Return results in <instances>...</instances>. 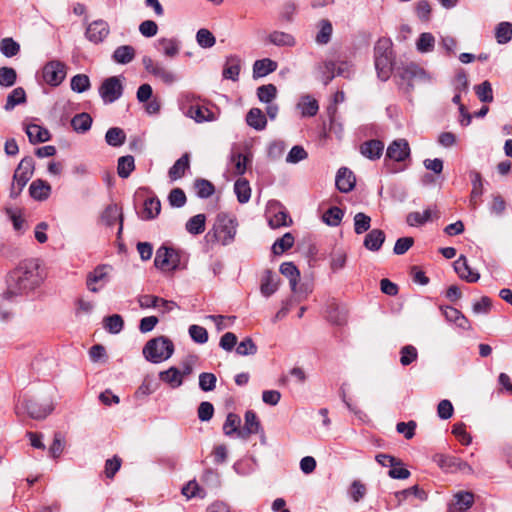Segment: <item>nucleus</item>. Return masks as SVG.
I'll return each mask as SVG.
<instances>
[{"mask_svg": "<svg viewBox=\"0 0 512 512\" xmlns=\"http://www.w3.org/2000/svg\"><path fill=\"white\" fill-rule=\"evenodd\" d=\"M280 273L289 279L292 292L297 293V285L300 279V272L292 262H284L280 265Z\"/></svg>", "mask_w": 512, "mask_h": 512, "instance_id": "24", "label": "nucleus"}, {"mask_svg": "<svg viewBox=\"0 0 512 512\" xmlns=\"http://www.w3.org/2000/svg\"><path fill=\"white\" fill-rule=\"evenodd\" d=\"M386 236L381 229L370 230L364 238L363 245L370 251H378L385 242Z\"/></svg>", "mask_w": 512, "mask_h": 512, "instance_id": "19", "label": "nucleus"}, {"mask_svg": "<svg viewBox=\"0 0 512 512\" xmlns=\"http://www.w3.org/2000/svg\"><path fill=\"white\" fill-rule=\"evenodd\" d=\"M99 94L104 103H113L123 94V85L117 76L106 78L99 87Z\"/></svg>", "mask_w": 512, "mask_h": 512, "instance_id": "10", "label": "nucleus"}, {"mask_svg": "<svg viewBox=\"0 0 512 512\" xmlns=\"http://www.w3.org/2000/svg\"><path fill=\"white\" fill-rule=\"evenodd\" d=\"M319 31L316 34V42L320 45H325L331 40L333 27L328 19H322L318 23Z\"/></svg>", "mask_w": 512, "mask_h": 512, "instance_id": "34", "label": "nucleus"}, {"mask_svg": "<svg viewBox=\"0 0 512 512\" xmlns=\"http://www.w3.org/2000/svg\"><path fill=\"white\" fill-rule=\"evenodd\" d=\"M26 134L32 144L43 143L50 139L49 131L37 124H30L26 127Z\"/></svg>", "mask_w": 512, "mask_h": 512, "instance_id": "25", "label": "nucleus"}, {"mask_svg": "<svg viewBox=\"0 0 512 512\" xmlns=\"http://www.w3.org/2000/svg\"><path fill=\"white\" fill-rule=\"evenodd\" d=\"M169 204L175 208H181L186 204L187 198L181 188H174L168 195Z\"/></svg>", "mask_w": 512, "mask_h": 512, "instance_id": "60", "label": "nucleus"}, {"mask_svg": "<svg viewBox=\"0 0 512 512\" xmlns=\"http://www.w3.org/2000/svg\"><path fill=\"white\" fill-rule=\"evenodd\" d=\"M34 173V160L32 157H24L18 164L14 175L10 191L11 197H17L31 179Z\"/></svg>", "mask_w": 512, "mask_h": 512, "instance_id": "5", "label": "nucleus"}, {"mask_svg": "<svg viewBox=\"0 0 512 512\" xmlns=\"http://www.w3.org/2000/svg\"><path fill=\"white\" fill-rule=\"evenodd\" d=\"M90 87L89 77L85 74H77L71 79V89L77 93H82Z\"/></svg>", "mask_w": 512, "mask_h": 512, "instance_id": "59", "label": "nucleus"}, {"mask_svg": "<svg viewBox=\"0 0 512 512\" xmlns=\"http://www.w3.org/2000/svg\"><path fill=\"white\" fill-rule=\"evenodd\" d=\"M143 356L151 363H160L169 359L174 352L173 342L166 336L150 339L143 347Z\"/></svg>", "mask_w": 512, "mask_h": 512, "instance_id": "4", "label": "nucleus"}, {"mask_svg": "<svg viewBox=\"0 0 512 512\" xmlns=\"http://www.w3.org/2000/svg\"><path fill=\"white\" fill-rule=\"evenodd\" d=\"M158 43L167 57L173 58L179 53V45L175 39L162 38Z\"/></svg>", "mask_w": 512, "mask_h": 512, "instance_id": "55", "label": "nucleus"}, {"mask_svg": "<svg viewBox=\"0 0 512 512\" xmlns=\"http://www.w3.org/2000/svg\"><path fill=\"white\" fill-rule=\"evenodd\" d=\"M260 429L261 424L256 413L252 410H248L245 413L244 427L239 431V438L247 439L251 434H257Z\"/></svg>", "mask_w": 512, "mask_h": 512, "instance_id": "18", "label": "nucleus"}, {"mask_svg": "<svg viewBox=\"0 0 512 512\" xmlns=\"http://www.w3.org/2000/svg\"><path fill=\"white\" fill-rule=\"evenodd\" d=\"M410 495H414L420 501H426L428 498L427 493L418 485L412 486L410 488L395 493V496L396 498H398L399 501L405 500Z\"/></svg>", "mask_w": 512, "mask_h": 512, "instance_id": "48", "label": "nucleus"}, {"mask_svg": "<svg viewBox=\"0 0 512 512\" xmlns=\"http://www.w3.org/2000/svg\"><path fill=\"white\" fill-rule=\"evenodd\" d=\"M17 78L16 71L11 67L0 68V85L11 87L15 84Z\"/></svg>", "mask_w": 512, "mask_h": 512, "instance_id": "61", "label": "nucleus"}, {"mask_svg": "<svg viewBox=\"0 0 512 512\" xmlns=\"http://www.w3.org/2000/svg\"><path fill=\"white\" fill-rule=\"evenodd\" d=\"M398 74L403 81H406L410 88L415 84L427 83L430 81L428 73L419 65L410 63L398 70Z\"/></svg>", "mask_w": 512, "mask_h": 512, "instance_id": "9", "label": "nucleus"}, {"mask_svg": "<svg viewBox=\"0 0 512 512\" xmlns=\"http://www.w3.org/2000/svg\"><path fill=\"white\" fill-rule=\"evenodd\" d=\"M240 423L241 419L237 414L229 413L223 425L224 434L227 436H231L232 434L236 433L237 436L239 437V431H241Z\"/></svg>", "mask_w": 512, "mask_h": 512, "instance_id": "44", "label": "nucleus"}, {"mask_svg": "<svg viewBox=\"0 0 512 512\" xmlns=\"http://www.w3.org/2000/svg\"><path fill=\"white\" fill-rule=\"evenodd\" d=\"M187 115L196 122L213 121L214 113L207 107L202 105H191L187 111Z\"/></svg>", "mask_w": 512, "mask_h": 512, "instance_id": "26", "label": "nucleus"}, {"mask_svg": "<svg viewBox=\"0 0 512 512\" xmlns=\"http://www.w3.org/2000/svg\"><path fill=\"white\" fill-rule=\"evenodd\" d=\"M179 264L180 256L175 249L161 246L156 251L154 265L157 268L163 271H171L177 269L179 267Z\"/></svg>", "mask_w": 512, "mask_h": 512, "instance_id": "8", "label": "nucleus"}, {"mask_svg": "<svg viewBox=\"0 0 512 512\" xmlns=\"http://www.w3.org/2000/svg\"><path fill=\"white\" fill-rule=\"evenodd\" d=\"M418 358L417 349L413 345H405L400 350V363L408 366Z\"/></svg>", "mask_w": 512, "mask_h": 512, "instance_id": "54", "label": "nucleus"}, {"mask_svg": "<svg viewBox=\"0 0 512 512\" xmlns=\"http://www.w3.org/2000/svg\"><path fill=\"white\" fill-rule=\"evenodd\" d=\"M38 265L34 261H25L10 272L7 278L5 295L10 298L33 289L38 284Z\"/></svg>", "mask_w": 512, "mask_h": 512, "instance_id": "1", "label": "nucleus"}, {"mask_svg": "<svg viewBox=\"0 0 512 512\" xmlns=\"http://www.w3.org/2000/svg\"><path fill=\"white\" fill-rule=\"evenodd\" d=\"M161 211V202L157 197H149L144 201V207L141 218L151 220L159 215Z\"/></svg>", "mask_w": 512, "mask_h": 512, "instance_id": "28", "label": "nucleus"}, {"mask_svg": "<svg viewBox=\"0 0 512 512\" xmlns=\"http://www.w3.org/2000/svg\"><path fill=\"white\" fill-rule=\"evenodd\" d=\"M217 378L215 374L203 372L199 375V387L204 392L213 391L216 387Z\"/></svg>", "mask_w": 512, "mask_h": 512, "instance_id": "58", "label": "nucleus"}, {"mask_svg": "<svg viewBox=\"0 0 512 512\" xmlns=\"http://www.w3.org/2000/svg\"><path fill=\"white\" fill-rule=\"evenodd\" d=\"M105 269H106V266H104V265L97 266L93 270V272L88 274L86 284H87L88 289L91 292H93V293L98 292L99 289L96 286H94V284L99 281H102L106 278L107 273H106Z\"/></svg>", "mask_w": 512, "mask_h": 512, "instance_id": "38", "label": "nucleus"}, {"mask_svg": "<svg viewBox=\"0 0 512 512\" xmlns=\"http://www.w3.org/2000/svg\"><path fill=\"white\" fill-rule=\"evenodd\" d=\"M23 409L29 417L36 420L45 419L53 410L51 405H42L33 399H24L21 405L16 406V412L19 413Z\"/></svg>", "mask_w": 512, "mask_h": 512, "instance_id": "11", "label": "nucleus"}, {"mask_svg": "<svg viewBox=\"0 0 512 512\" xmlns=\"http://www.w3.org/2000/svg\"><path fill=\"white\" fill-rule=\"evenodd\" d=\"M65 65L60 61H50L43 68V79L51 86H58L66 76Z\"/></svg>", "mask_w": 512, "mask_h": 512, "instance_id": "12", "label": "nucleus"}, {"mask_svg": "<svg viewBox=\"0 0 512 512\" xmlns=\"http://www.w3.org/2000/svg\"><path fill=\"white\" fill-rule=\"evenodd\" d=\"M374 63L378 77L382 81L389 79L392 73V41L382 37L378 39L374 47Z\"/></svg>", "mask_w": 512, "mask_h": 512, "instance_id": "3", "label": "nucleus"}, {"mask_svg": "<svg viewBox=\"0 0 512 512\" xmlns=\"http://www.w3.org/2000/svg\"><path fill=\"white\" fill-rule=\"evenodd\" d=\"M0 51L6 57H13L19 53L20 45L13 38L7 37L1 40Z\"/></svg>", "mask_w": 512, "mask_h": 512, "instance_id": "51", "label": "nucleus"}, {"mask_svg": "<svg viewBox=\"0 0 512 512\" xmlns=\"http://www.w3.org/2000/svg\"><path fill=\"white\" fill-rule=\"evenodd\" d=\"M30 196L38 201L46 200L51 193V186L42 179L34 180L29 187Z\"/></svg>", "mask_w": 512, "mask_h": 512, "instance_id": "21", "label": "nucleus"}, {"mask_svg": "<svg viewBox=\"0 0 512 512\" xmlns=\"http://www.w3.org/2000/svg\"><path fill=\"white\" fill-rule=\"evenodd\" d=\"M278 64L270 58L256 60L253 64V77L261 78L276 71Z\"/></svg>", "mask_w": 512, "mask_h": 512, "instance_id": "20", "label": "nucleus"}, {"mask_svg": "<svg viewBox=\"0 0 512 512\" xmlns=\"http://www.w3.org/2000/svg\"><path fill=\"white\" fill-rule=\"evenodd\" d=\"M371 226V217L363 212H359L354 216V231L360 235L367 232Z\"/></svg>", "mask_w": 512, "mask_h": 512, "instance_id": "52", "label": "nucleus"}, {"mask_svg": "<svg viewBox=\"0 0 512 512\" xmlns=\"http://www.w3.org/2000/svg\"><path fill=\"white\" fill-rule=\"evenodd\" d=\"M237 227L238 221L235 216L225 212L218 213L213 227L205 235V240L207 243L220 242L227 246L235 240Z\"/></svg>", "mask_w": 512, "mask_h": 512, "instance_id": "2", "label": "nucleus"}, {"mask_svg": "<svg viewBox=\"0 0 512 512\" xmlns=\"http://www.w3.org/2000/svg\"><path fill=\"white\" fill-rule=\"evenodd\" d=\"M410 156V147L406 139H397L390 143L386 150V158L402 162Z\"/></svg>", "mask_w": 512, "mask_h": 512, "instance_id": "13", "label": "nucleus"}, {"mask_svg": "<svg viewBox=\"0 0 512 512\" xmlns=\"http://www.w3.org/2000/svg\"><path fill=\"white\" fill-rule=\"evenodd\" d=\"M277 94L276 86L273 84L262 85L257 88V96L261 102L270 103Z\"/></svg>", "mask_w": 512, "mask_h": 512, "instance_id": "57", "label": "nucleus"}, {"mask_svg": "<svg viewBox=\"0 0 512 512\" xmlns=\"http://www.w3.org/2000/svg\"><path fill=\"white\" fill-rule=\"evenodd\" d=\"M246 122L252 128L261 131L267 125V119L259 108H251L246 115Z\"/></svg>", "mask_w": 512, "mask_h": 512, "instance_id": "27", "label": "nucleus"}, {"mask_svg": "<svg viewBox=\"0 0 512 512\" xmlns=\"http://www.w3.org/2000/svg\"><path fill=\"white\" fill-rule=\"evenodd\" d=\"M110 33L109 25L106 21L99 19L90 23L86 29V37L89 41L98 44L102 42Z\"/></svg>", "mask_w": 512, "mask_h": 512, "instance_id": "14", "label": "nucleus"}, {"mask_svg": "<svg viewBox=\"0 0 512 512\" xmlns=\"http://www.w3.org/2000/svg\"><path fill=\"white\" fill-rule=\"evenodd\" d=\"M234 190L240 203H246L251 196V188L246 179H238L234 184Z\"/></svg>", "mask_w": 512, "mask_h": 512, "instance_id": "43", "label": "nucleus"}, {"mask_svg": "<svg viewBox=\"0 0 512 512\" xmlns=\"http://www.w3.org/2000/svg\"><path fill=\"white\" fill-rule=\"evenodd\" d=\"M102 220L108 226H113L117 221H119L120 226L118 234L122 232L123 215L121 213V209L116 204H111L104 210Z\"/></svg>", "mask_w": 512, "mask_h": 512, "instance_id": "23", "label": "nucleus"}, {"mask_svg": "<svg viewBox=\"0 0 512 512\" xmlns=\"http://www.w3.org/2000/svg\"><path fill=\"white\" fill-rule=\"evenodd\" d=\"M475 93L481 102L490 103L493 101V90L489 81H484L475 86Z\"/></svg>", "mask_w": 512, "mask_h": 512, "instance_id": "53", "label": "nucleus"}, {"mask_svg": "<svg viewBox=\"0 0 512 512\" xmlns=\"http://www.w3.org/2000/svg\"><path fill=\"white\" fill-rule=\"evenodd\" d=\"M240 62L241 61L237 56L228 57L223 69V77L236 81L240 73Z\"/></svg>", "mask_w": 512, "mask_h": 512, "instance_id": "31", "label": "nucleus"}, {"mask_svg": "<svg viewBox=\"0 0 512 512\" xmlns=\"http://www.w3.org/2000/svg\"><path fill=\"white\" fill-rule=\"evenodd\" d=\"M279 285V278L271 270H266L262 279L260 290L265 297H269L274 294Z\"/></svg>", "mask_w": 512, "mask_h": 512, "instance_id": "22", "label": "nucleus"}, {"mask_svg": "<svg viewBox=\"0 0 512 512\" xmlns=\"http://www.w3.org/2000/svg\"><path fill=\"white\" fill-rule=\"evenodd\" d=\"M206 216L204 214H197L191 217L185 225L187 232L192 235H199L205 231Z\"/></svg>", "mask_w": 512, "mask_h": 512, "instance_id": "35", "label": "nucleus"}, {"mask_svg": "<svg viewBox=\"0 0 512 512\" xmlns=\"http://www.w3.org/2000/svg\"><path fill=\"white\" fill-rule=\"evenodd\" d=\"M435 43V38L431 33L425 32L419 36L417 40V49L422 52H429L433 49Z\"/></svg>", "mask_w": 512, "mask_h": 512, "instance_id": "62", "label": "nucleus"}, {"mask_svg": "<svg viewBox=\"0 0 512 512\" xmlns=\"http://www.w3.org/2000/svg\"><path fill=\"white\" fill-rule=\"evenodd\" d=\"M453 266L459 277L468 283L477 282L480 278L479 273L470 268L467 258L464 255H460V257L454 262Z\"/></svg>", "mask_w": 512, "mask_h": 512, "instance_id": "15", "label": "nucleus"}, {"mask_svg": "<svg viewBox=\"0 0 512 512\" xmlns=\"http://www.w3.org/2000/svg\"><path fill=\"white\" fill-rule=\"evenodd\" d=\"M135 169L134 157L131 155L122 156L118 159L117 173L119 177L126 179Z\"/></svg>", "mask_w": 512, "mask_h": 512, "instance_id": "36", "label": "nucleus"}, {"mask_svg": "<svg viewBox=\"0 0 512 512\" xmlns=\"http://www.w3.org/2000/svg\"><path fill=\"white\" fill-rule=\"evenodd\" d=\"M161 381L170 384L172 387H179L183 383L181 378V372L176 367H170L169 369L159 373Z\"/></svg>", "mask_w": 512, "mask_h": 512, "instance_id": "37", "label": "nucleus"}, {"mask_svg": "<svg viewBox=\"0 0 512 512\" xmlns=\"http://www.w3.org/2000/svg\"><path fill=\"white\" fill-rule=\"evenodd\" d=\"M355 183H356L355 175L353 174V172L350 169H348L346 167H342L338 170L336 179H335V184H336L337 189L340 192H342V193L350 192L354 188Z\"/></svg>", "mask_w": 512, "mask_h": 512, "instance_id": "16", "label": "nucleus"}, {"mask_svg": "<svg viewBox=\"0 0 512 512\" xmlns=\"http://www.w3.org/2000/svg\"><path fill=\"white\" fill-rule=\"evenodd\" d=\"M431 215L430 209H426L423 213L417 211L410 212L406 217V222L409 226L423 225L431 219Z\"/></svg>", "mask_w": 512, "mask_h": 512, "instance_id": "50", "label": "nucleus"}, {"mask_svg": "<svg viewBox=\"0 0 512 512\" xmlns=\"http://www.w3.org/2000/svg\"><path fill=\"white\" fill-rule=\"evenodd\" d=\"M142 63L148 73L166 85H171L177 80V76L173 71L168 69L163 63L154 61L149 56H144Z\"/></svg>", "mask_w": 512, "mask_h": 512, "instance_id": "7", "label": "nucleus"}, {"mask_svg": "<svg viewBox=\"0 0 512 512\" xmlns=\"http://www.w3.org/2000/svg\"><path fill=\"white\" fill-rule=\"evenodd\" d=\"M194 188L197 196L200 198H208L215 192L214 185L210 181L202 178L195 180Z\"/></svg>", "mask_w": 512, "mask_h": 512, "instance_id": "45", "label": "nucleus"}, {"mask_svg": "<svg viewBox=\"0 0 512 512\" xmlns=\"http://www.w3.org/2000/svg\"><path fill=\"white\" fill-rule=\"evenodd\" d=\"M268 41L276 46H293L295 44V39L291 34L274 31L269 34Z\"/></svg>", "mask_w": 512, "mask_h": 512, "instance_id": "40", "label": "nucleus"}, {"mask_svg": "<svg viewBox=\"0 0 512 512\" xmlns=\"http://www.w3.org/2000/svg\"><path fill=\"white\" fill-rule=\"evenodd\" d=\"M92 117L88 113L76 114L71 120V126L78 133L87 132L92 125Z\"/></svg>", "mask_w": 512, "mask_h": 512, "instance_id": "32", "label": "nucleus"}, {"mask_svg": "<svg viewBox=\"0 0 512 512\" xmlns=\"http://www.w3.org/2000/svg\"><path fill=\"white\" fill-rule=\"evenodd\" d=\"M344 216V212L337 206L330 207L322 216V220L329 226H338Z\"/></svg>", "mask_w": 512, "mask_h": 512, "instance_id": "41", "label": "nucleus"}, {"mask_svg": "<svg viewBox=\"0 0 512 512\" xmlns=\"http://www.w3.org/2000/svg\"><path fill=\"white\" fill-rule=\"evenodd\" d=\"M122 465V459L115 455L111 459H107L105 462L104 473L107 478L113 479L115 474L119 471Z\"/></svg>", "mask_w": 512, "mask_h": 512, "instance_id": "64", "label": "nucleus"}, {"mask_svg": "<svg viewBox=\"0 0 512 512\" xmlns=\"http://www.w3.org/2000/svg\"><path fill=\"white\" fill-rule=\"evenodd\" d=\"M26 102V93L22 87L15 88L7 97L6 110L13 109L16 105Z\"/></svg>", "mask_w": 512, "mask_h": 512, "instance_id": "47", "label": "nucleus"}, {"mask_svg": "<svg viewBox=\"0 0 512 512\" xmlns=\"http://www.w3.org/2000/svg\"><path fill=\"white\" fill-rule=\"evenodd\" d=\"M126 135L121 128L113 127L108 129L105 135L107 144L113 147H118L124 144Z\"/></svg>", "mask_w": 512, "mask_h": 512, "instance_id": "42", "label": "nucleus"}, {"mask_svg": "<svg viewBox=\"0 0 512 512\" xmlns=\"http://www.w3.org/2000/svg\"><path fill=\"white\" fill-rule=\"evenodd\" d=\"M124 327V320L118 314L104 318V328L112 334H118Z\"/></svg>", "mask_w": 512, "mask_h": 512, "instance_id": "49", "label": "nucleus"}, {"mask_svg": "<svg viewBox=\"0 0 512 512\" xmlns=\"http://www.w3.org/2000/svg\"><path fill=\"white\" fill-rule=\"evenodd\" d=\"M196 40L202 48H211L216 43L215 36L205 28L199 29L196 34Z\"/></svg>", "mask_w": 512, "mask_h": 512, "instance_id": "56", "label": "nucleus"}, {"mask_svg": "<svg viewBox=\"0 0 512 512\" xmlns=\"http://www.w3.org/2000/svg\"><path fill=\"white\" fill-rule=\"evenodd\" d=\"M495 37L499 44H506L512 38V24L510 22H501L497 25Z\"/></svg>", "mask_w": 512, "mask_h": 512, "instance_id": "46", "label": "nucleus"}, {"mask_svg": "<svg viewBox=\"0 0 512 512\" xmlns=\"http://www.w3.org/2000/svg\"><path fill=\"white\" fill-rule=\"evenodd\" d=\"M433 461L437 466L442 469L445 473H456L462 472L464 474H473L472 467L459 457L446 454H436L433 457Z\"/></svg>", "mask_w": 512, "mask_h": 512, "instance_id": "6", "label": "nucleus"}, {"mask_svg": "<svg viewBox=\"0 0 512 512\" xmlns=\"http://www.w3.org/2000/svg\"><path fill=\"white\" fill-rule=\"evenodd\" d=\"M294 244V237L291 233H285L281 238H278L273 246L272 252L275 255H281L285 251L289 250Z\"/></svg>", "mask_w": 512, "mask_h": 512, "instance_id": "39", "label": "nucleus"}, {"mask_svg": "<svg viewBox=\"0 0 512 512\" xmlns=\"http://www.w3.org/2000/svg\"><path fill=\"white\" fill-rule=\"evenodd\" d=\"M190 166L189 155L187 153L183 154L169 169V177L171 180H177L184 176L185 171Z\"/></svg>", "mask_w": 512, "mask_h": 512, "instance_id": "30", "label": "nucleus"}, {"mask_svg": "<svg viewBox=\"0 0 512 512\" xmlns=\"http://www.w3.org/2000/svg\"><path fill=\"white\" fill-rule=\"evenodd\" d=\"M188 331L194 342L204 344L208 341V332L204 327L194 324L189 327Z\"/></svg>", "mask_w": 512, "mask_h": 512, "instance_id": "63", "label": "nucleus"}, {"mask_svg": "<svg viewBox=\"0 0 512 512\" xmlns=\"http://www.w3.org/2000/svg\"><path fill=\"white\" fill-rule=\"evenodd\" d=\"M359 151L364 157L370 160H377L383 154L384 143L378 139H371L363 142L359 147Z\"/></svg>", "mask_w": 512, "mask_h": 512, "instance_id": "17", "label": "nucleus"}, {"mask_svg": "<svg viewBox=\"0 0 512 512\" xmlns=\"http://www.w3.org/2000/svg\"><path fill=\"white\" fill-rule=\"evenodd\" d=\"M470 179L472 182V191L470 195V204L475 209L478 204V198L483 194L482 176L477 171L470 172Z\"/></svg>", "mask_w": 512, "mask_h": 512, "instance_id": "29", "label": "nucleus"}, {"mask_svg": "<svg viewBox=\"0 0 512 512\" xmlns=\"http://www.w3.org/2000/svg\"><path fill=\"white\" fill-rule=\"evenodd\" d=\"M112 57L117 63H130L135 57V49L130 45L119 46L115 49Z\"/></svg>", "mask_w": 512, "mask_h": 512, "instance_id": "33", "label": "nucleus"}]
</instances>
